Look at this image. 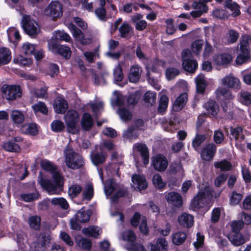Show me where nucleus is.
Wrapping results in <instances>:
<instances>
[{
    "instance_id": "f257e3e1",
    "label": "nucleus",
    "mask_w": 251,
    "mask_h": 251,
    "mask_svg": "<svg viewBox=\"0 0 251 251\" xmlns=\"http://www.w3.org/2000/svg\"><path fill=\"white\" fill-rule=\"evenodd\" d=\"M53 180L41 178L39 182L50 195L59 194L62 191L63 177L60 174L52 176Z\"/></svg>"
},
{
    "instance_id": "f03ea898",
    "label": "nucleus",
    "mask_w": 251,
    "mask_h": 251,
    "mask_svg": "<svg viewBox=\"0 0 251 251\" xmlns=\"http://www.w3.org/2000/svg\"><path fill=\"white\" fill-rule=\"evenodd\" d=\"M213 196L216 197L217 196L210 188L201 189L192 200L191 206L195 209L202 207L211 201Z\"/></svg>"
},
{
    "instance_id": "7ed1b4c3",
    "label": "nucleus",
    "mask_w": 251,
    "mask_h": 251,
    "mask_svg": "<svg viewBox=\"0 0 251 251\" xmlns=\"http://www.w3.org/2000/svg\"><path fill=\"white\" fill-rule=\"evenodd\" d=\"M65 162L67 166L72 169L75 170L82 167L84 164L83 157L78 153L75 152L73 149L67 148L64 151Z\"/></svg>"
},
{
    "instance_id": "20e7f679",
    "label": "nucleus",
    "mask_w": 251,
    "mask_h": 251,
    "mask_svg": "<svg viewBox=\"0 0 251 251\" xmlns=\"http://www.w3.org/2000/svg\"><path fill=\"white\" fill-rule=\"evenodd\" d=\"M64 121L68 132L73 134L78 133L79 115L76 111L69 110L64 116Z\"/></svg>"
},
{
    "instance_id": "39448f33",
    "label": "nucleus",
    "mask_w": 251,
    "mask_h": 251,
    "mask_svg": "<svg viewBox=\"0 0 251 251\" xmlns=\"http://www.w3.org/2000/svg\"><path fill=\"white\" fill-rule=\"evenodd\" d=\"M44 13L46 16L55 20L62 16V5L58 1H51L45 9Z\"/></svg>"
},
{
    "instance_id": "423d86ee",
    "label": "nucleus",
    "mask_w": 251,
    "mask_h": 251,
    "mask_svg": "<svg viewBox=\"0 0 251 251\" xmlns=\"http://www.w3.org/2000/svg\"><path fill=\"white\" fill-rule=\"evenodd\" d=\"M22 27L25 31L30 36L36 35L40 32L38 24L29 16H25L23 17Z\"/></svg>"
},
{
    "instance_id": "0eeeda50",
    "label": "nucleus",
    "mask_w": 251,
    "mask_h": 251,
    "mask_svg": "<svg viewBox=\"0 0 251 251\" xmlns=\"http://www.w3.org/2000/svg\"><path fill=\"white\" fill-rule=\"evenodd\" d=\"M3 97L8 100H13L21 97L22 92L19 86L4 85L2 87Z\"/></svg>"
},
{
    "instance_id": "6e6552de",
    "label": "nucleus",
    "mask_w": 251,
    "mask_h": 251,
    "mask_svg": "<svg viewBox=\"0 0 251 251\" xmlns=\"http://www.w3.org/2000/svg\"><path fill=\"white\" fill-rule=\"evenodd\" d=\"M50 237L47 234H40L36 242L33 244L34 251H45L49 247Z\"/></svg>"
},
{
    "instance_id": "1a4fd4ad",
    "label": "nucleus",
    "mask_w": 251,
    "mask_h": 251,
    "mask_svg": "<svg viewBox=\"0 0 251 251\" xmlns=\"http://www.w3.org/2000/svg\"><path fill=\"white\" fill-rule=\"evenodd\" d=\"M151 165L155 170L163 172L167 169L168 162L164 155L159 154L152 158Z\"/></svg>"
},
{
    "instance_id": "9d476101",
    "label": "nucleus",
    "mask_w": 251,
    "mask_h": 251,
    "mask_svg": "<svg viewBox=\"0 0 251 251\" xmlns=\"http://www.w3.org/2000/svg\"><path fill=\"white\" fill-rule=\"evenodd\" d=\"M49 49L52 52L60 54L66 59H69L71 56L72 51L68 47L51 43Z\"/></svg>"
},
{
    "instance_id": "9b49d317",
    "label": "nucleus",
    "mask_w": 251,
    "mask_h": 251,
    "mask_svg": "<svg viewBox=\"0 0 251 251\" xmlns=\"http://www.w3.org/2000/svg\"><path fill=\"white\" fill-rule=\"evenodd\" d=\"M68 28L71 30L73 37L82 45H87L91 42L90 38H85L81 31L75 25L70 24Z\"/></svg>"
},
{
    "instance_id": "f8f14e48",
    "label": "nucleus",
    "mask_w": 251,
    "mask_h": 251,
    "mask_svg": "<svg viewBox=\"0 0 251 251\" xmlns=\"http://www.w3.org/2000/svg\"><path fill=\"white\" fill-rule=\"evenodd\" d=\"M133 150L139 151L142 158L143 163L146 165L149 163L150 154L149 151L145 144L136 143L133 146Z\"/></svg>"
},
{
    "instance_id": "ddd939ff",
    "label": "nucleus",
    "mask_w": 251,
    "mask_h": 251,
    "mask_svg": "<svg viewBox=\"0 0 251 251\" xmlns=\"http://www.w3.org/2000/svg\"><path fill=\"white\" fill-rule=\"evenodd\" d=\"M142 68L138 65H133L130 67L128 74L129 81L132 83L137 82L142 73Z\"/></svg>"
},
{
    "instance_id": "4468645a",
    "label": "nucleus",
    "mask_w": 251,
    "mask_h": 251,
    "mask_svg": "<svg viewBox=\"0 0 251 251\" xmlns=\"http://www.w3.org/2000/svg\"><path fill=\"white\" fill-rule=\"evenodd\" d=\"M222 84L229 88L239 89L240 86L239 79L232 75H229L222 80Z\"/></svg>"
},
{
    "instance_id": "2eb2a0df",
    "label": "nucleus",
    "mask_w": 251,
    "mask_h": 251,
    "mask_svg": "<svg viewBox=\"0 0 251 251\" xmlns=\"http://www.w3.org/2000/svg\"><path fill=\"white\" fill-rule=\"evenodd\" d=\"M132 182L134 188L141 191L147 188L148 184L145 177L143 176L136 174L132 176Z\"/></svg>"
},
{
    "instance_id": "dca6fc26",
    "label": "nucleus",
    "mask_w": 251,
    "mask_h": 251,
    "mask_svg": "<svg viewBox=\"0 0 251 251\" xmlns=\"http://www.w3.org/2000/svg\"><path fill=\"white\" fill-rule=\"evenodd\" d=\"M177 221L181 226L186 228L192 226L194 222L193 216L186 213H183L179 215Z\"/></svg>"
},
{
    "instance_id": "f3484780",
    "label": "nucleus",
    "mask_w": 251,
    "mask_h": 251,
    "mask_svg": "<svg viewBox=\"0 0 251 251\" xmlns=\"http://www.w3.org/2000/svg\"><path fill=\"white\" fill-rule=\"evenodd\" d=\"M165 198L168 203L176 207H180L182 204V198L181 195L176 192H172L165 196Z\"/></svg>"
},
{
    "instance_id": "a211bd4d",
    "label": "nucleus",
    "mask_w": 251,
    "mask_h": 251,
    "mask_svg": "<svg viewBox=\"0 0 251 251\" xmlns=\"http://www.w3.org/2000/svg\"><path fill=\"white\" fill-rule=\"evenodd\" d=\"M120 36L123 38H128L134 34L133 27L126 22L123 23L119 28Z\"/></svg>"
},
{
    "instance_id": "6ab92c4d",
    "label": "nucleus",
    "mask_w": 251,
    "mask_h": 251,
    "mask_svg": "<svg viewBox=\"0 0 251 251\" xmlns=\"http://www.w3.org/2000/svg\"><path fill=\"white\" fill-rule=\"evenodd\" d=\"M215 151L216 147L213 144H208L202 150L201 157L202 159L209 161L213 158Z\"/></svg>"
},
{
    "instance_id": "aec40b11",
    "label": "nucleus",
    "mask_w": 251,
    "mask_h": 251,
    "mask_svg": "<svg viewBox=\"0 0 251 251\" xmlns=\"http://www.w3.org/2000/svg\"><path fill=\"white\" fill-rule=\"evenodd\" d=\"M94 195V189L91 183L86 184L82 190V200L83 201H90Z\"/></svg>"
},
{
    "instance_id": "412c9836",
    "label": "nucleus",
    "mask_w": 251,
    "mask_h": 251,
    "mask_svg": "<svg viewBox=\"0 0 251 251\" xmlns=\"http://www.w3.org/2000/svg\"><path fill=\"white\" fill-rule=\"evenodd\" d=\"M187 100L188 95L186 93H183L180 94L173 104L174 110L178 111L181 110L185 105Z\"/></svg>"
},
{
    "instance_id": "4be33fe9",
    "label": "nucleus",
    "mask_w": 251,
    "mask_h": 251,
    "mask_svg": "<svg viewBox=\"0 0 251 251\" xmlns=\"http://www.w3.org/2000/svg\"><path fill=\"white\" fill-rule=\"evenodd\" d=\"M81 126L83 130L89 131L90 130L93 125V119L91 115L88 113L83 114L80 121Z\"/></svg>"
},
{
    "instance_id": "5701e85b",
    "label": "nucleus",
    "mask_w": 251,
    "mask_h": 251,
    "mask_svg": "<svg viewBox=\"0 0 251 251\" xmlns=\"http://www.w3.org/2000/svg\"><path fill=\"white\" fill-rule=\"evenodd\" d=\"M239 37V33L234 29H230L223 40L226 44L229 45L236 43Z\"/></svg>"
},
{
    "instance_id": "b1692460",
    "label": "nucleus",
    "mask_w": 251,
    "mask_h": 251,
    "mask_svg": "<svg viewBox=\"0 0 251 251\" xmlns=\"http://www.w3.org/2000/svg\"><path fill=\"white\" fill-rule=\"evenodd\" d=\"M68 108L67 101L64 99L58 97L54 104V110L58 113L62 114L65 112Z\"/></svg>"
},
{
    "instance_id": "393cba45",
    "label": "nucleus",
    "mask_w": 251,
    "mask_h": 251,
    "mask_svg": "<svg viewBox=\"0 0 251 251\" xmlns=\"http://www.w3.org/2000/svg\"><path fill=\"white\" fill-rule=\"evenodd\" d=\"M92 213L91 210L85 211L83 208H82L75 214V220L80 223L87 222L89 221Z\"/></svg>"
},
{
    "instance_id": "a878e982",
    "label": "nucleus",
    "mask_w": 251,
    "mask_h": 251,
    "mask_svg": "<svg viewBox=\"0 0 251 251\" xmlns=\"http://www.w3.org/2000/svg\"><path fill=\"white\" fill-rule=\"evenodd\" d=\"M11 59V52L6 48H0V66L8 64Z\"/></svg>"
},
{
    "instance_id": "bb28decb",
    "label": "nucleus",
    "mask_w": 251,
    "mask_h": 251,
    "mask_svg": "<svg viewBox=\"0 0 251 251\" xmlns=\"http://www.w3.org/2000/svg\"><path fill=\"white\" fill-rule=\"evenodd\" d=\"M225 8H228L231 11H234L231 15L233 17L239 16L240 14L239 6L236 2L232 0H225L223 3Z\"/></svg>"
},
{
    "instance_id": "cd10ccee",
    "label": "nucleus",
    "mask_w": 251,
    "mask_h": 251,
    "mask_svg": "<svg viewBox=\"0 0 251 251\" xmlns=\"http://www.w3.org/2000/svg\"><path fill=\"white\" fill-rule=\"evenodd\" d=\"M119 188V184L113 179L107 180L104 185V193L106 196L111 195Z\"/></svg>"
},
{
    "instance_id": "c85d7f7f",
    "label": "nucleus",
    "mask_w": 251,
    "mask_h": 251,
    "mask_svg": "<svg viewBox=\"0 0 251 251\" xmlns=\"http://www.w3.org/2000/svg\"><path fill=\"white\" fill-rule=\"evenodd\" d=\"M182 66L186 71L194 73L198 68V63L196 60L189 58L183 61Z\"/></svg>"
},
{
    "instance_id": "c756f323",
    "label": "nucleus",
    "mask_w": 251,
    "mask_h": 251,
    "mask_svg": "<svg viewBox=\"0 0 251 251\" xmlns=\"http://www.w3.org/2000/svg\"><path fill=\"white\" fill-rule=\"evenodd\" d=\"M195 81L196 83L198 93L200 94H203L206 86L204 75L202 74H200L195 78Z\"/></svg>"
},
{
    "instance_id": "7c9ffc66",
    "label": "nucleus",
    "mask_w": 251,
    "mask_h": 251,
    "mask_svg": "<svg viewBox=\"0 0 251 251\" xmlns=\"http://www.w3.org/2000/svg\"><path fill=\"white\" fill-rule=\"evenodd\" d=\"M204 107L208 111V113L211 114L213 117H215L219 112V105L216 102L210 100L204 105Z\"/></svg>"
},
{
    "instance_id": "2f4dec72",
    "label": "nucleus",
    "mask_w": 251,
    "mask_h": 251,
    "mask_svg": "<svg viewBox=\"0 0 251 251\" xmlns=\"http://www.w3.org/2000/svg\"><path fill=\"white\" fill-rule=\"evenodd\" d=\"M82 232L87 236L94 238H98L101 232L100 229L96 226H90L87 228H84Z\"/></svg>"
},
{
    "instance_id": "473e14b6",
    "label": "nucleus",
    "mask_w": 251,
    "mask_h": 251,
    "mask_svg": "<svg viewBox=\"0 0 251 251\" xmlns=\"http://www.w3.org/2000/svg\"><path fill=\"white\" fill-rule=\"evenodd\" d=\"M231 243L235 246H239L244 244L245 242V238L241 233H234V234L229 237Z\"/></svg>"
},
{
    "instance_id": "72a5a7b5",
    "label": "nucleus",
    "mask_w": 251,
    "mask_h": 251,
    "mask_svg": "<svg viewBox=\"0 0 251 251\" xmlns=\"http://www.w3.org/2000/svg\"><path fill=\"white\" fill-rule=\"evenodd\" d=\"M41 166L44 170L50 172L52 176L55 174H60L57 170L56 166L49 161L42 160L41 162Z\"/></svg>"
},
{
    "instance_id": "f704fd0d",
    "label": "nucleus",
    "mask_w": 251,
    "mask_h": 251,
    "mask_svg": "<svg viewBox=\"0 0 251 251\" xmlns=\"http://www.w3.org/2000/svg\"><path fill=\"white\" fill-rule=\"evenodd\" d=\"M239 45V50H242L243 52L245 51L250 52L249 46L251 45V37L247 35H243Z\"/></svg>"
},
{
    "instance_id": "c9c22d12",
    "label": "nucleus",
    "mask_w": 251,
    "mask_h": 251,
    "mask_svg": "<svg viewBox=\"0 0 251 251\" xmlns=\"http://www.w3.org/2000/svg\"><path fill=\"white\" fill-rule=\"evenodd\" d=\"M106 158V154H104L101 152L95 153L91 156L92 162L96 166L103 163Z\"/></svg>"
},
{
    "instance_id": "e433bc0d",
    "label": "nucleus",
    "mask_w": 251,
    "mask_h": 251,
    "mask_svg": "<svg viewBox=\"0 0 251 251\" xmlns=\"http://www.w3.org/2000/svg\"><path fill=\"white\" fill-rule=\"evenodd\" d=\"M187 238V235L184 232H177L172 236L173 243L176 245H180L183 243Z\"/></svg>"
},
{
    "instance_id": "4c0bfd02",
    "label": "nucleus",
    "mask_w": 251,
    "mask_h": 251,
    "mask_svg": "<svg viewBox=\"0 0 251 251\" xmlns=\"http://www.w3.org/2000/svg\"><path fill=\"white\" fill-rule=\"evenodd\" d=\"M238 55L235 60L236 64L242 65L246 63L250 58V52L247 51L243 52L242 50H238Z\"/></svg>"
},
{
    "instance_id": "58836bf2",
    "label": "nucleus",
    "mask_w": 251,
    "mask_h": 251,
    "mask_svg": "<svg viewBox=\"0 0 251 251\" xmlns=\"http://www.w3.org/2000/svg\"><path fill=\"white\" fill-rule=\"evenodd\" d=\"M125 100L126 98L123 96L118 92L115 91L111 100V104L113 106H121L124 103Z\"/></svg>"
},
{
    "instance_id": "ea45409f",
    "label": "nucleus",
    "mask_w": 251,
    "mask_h": 251,
    "mask_svg": "<svg viewBox=\"0 0 251 251\" xmlns=\"http://www.w3.org/2000/svg\"><path fill=\"white\" fill-rule=\"evenodd\" d=\"M11 118L14 123L20 124L24 122L25 116L21 111L14 110L11 112Z\"/></svg>"
},
{
    "instance_id": "a19ab883",
    "label": "nucleus",
    "mask_w": 251,
    "mask_h": 251,
    "mask_svg": "<svg viewBox=\"0 0 251 251\" xmlns=\"http://www.w3.org/2000/svg\"><path fill=\"white\" fill-rule=\"evenodd\" d=\"M50 202L51 204L54 205H58L63 209H67L69 208V204L67 201L63 198H54Z\"/></svg>"
},
{
    "instance_id": "79ce46f5",
    "label": "nucleus",
    "mask_w": 251,
    "mask_h": 251,
    "mask_svg": "<svg viewBox=\"0 0 251 251\" xmlns=\"http://www.w3.org/2000/svg\"><path fill=\"white\" fill-rule=\"evenodd\" d=\"M122 239L124 241L132 244L135 242L136 236L135 233L131 230H127L125 231L122 235Z\"/></svg>"
},
{
    "instance_id": "37998d69",
    "label": "nucleus",
    "mask_w": 251,
    "mask_h": 251,
    "mask_svg": "<svg viewBox=\"0 0 251 251\" xmlns=\"http://www.w3.org/2000/svg\"><path fill=\"white\" fill-rule=\"evenodd\" d=\"M76 243L78 246L83 250H89L92 246L91 242L89 240L84 238L76 239Z\"/></svg>"
},
{
    "instance_id": "c03bdc74",
    "label": "nucleus",
    "mask_w": 251,
    "mask_h": 251,
    "mask_svg": "<svg viewBox=\"0 0 251 251\" xmlns=\"http://www.w3.org/2000/svg\"><path fill=\"white\" fill-rule=\"evenodd\" d=\"M233 98V96L228 89H221V100L226 103L230 102Z\"/></svg>"
},
{
    "instance_id": "a18cd8bd",
    "label": "nucleus",
    "mask_w": 251,
    "mask_h": 251,
    "mask_svg": "<svg viewBox=\"0 0 251 251\" xmlns=\"http://www.w3.org/2000/svg\"><path fill=\"white\" fill-rule=\"evenodd\" d=\"M35 113L38 112L43 114L47 115L48 112V109L47 105L43 102H38L32 106Z\"/></svg>"
},
{
    "instance_id": "49530a36",
    "label": "nucleus",
    "mask_w": 251,
    "mask_h": 251,
    "mask_svg": "<svg viewBox=\"0 0 251 251\" xmlns=\"http://www.w3.org/2000/svg\"><path fill=\"white\" fill-rule=\"evenodd\" d=\"M114 80L115 82L122 81L124 78L122 68L119 64L115 68L113 71Z\"/></svg>"
},
{
    "instance_id": "de8ad7c7",
    "label": "nucleus",
    "mask_w": 251,
    "mask_h": 251,
    "mask_svg": "<svg viewBox=\"0 0 251 251\" xmlns=\"http://www.w3.org/2000/svg\"><path fill=\"white\" fill-rule=\"evenodd\" d=\"M41 218L38 216H31L28 220L30 227L35 230H38L40 226Z\"/></svg>"
},
{
    "instance_id": "09e8293b",
    "label": "nucleus",
    "mask_w": 251,
    "mask_h": 251,
    "mask_svg": "<svg viewBox=\"0 0 251 251\" xmlns=\"http://www.w3.org/2000/svg\"><path fill=\"white\" fill-rule=\"evenodd\" d=\"M244 222L241 220H234L231 222L230 227L233 233H240V231L244 227Z\"/></svg>"
},
{
    "instance_id": "8fccbe9b",
    "label": "nucleus",
    "mask_w": 251,
    "mask_h": 251,
    "mask_svg": "<svg viewBox=\"0 0 251 251\" xmlns=\"http://www.w3.org/2000/svg\"><path fill=\"white\" fill-rule=\"evenodd\" d=\"M36 49V46L34 44L29 43H25L22 46V52L26 55L33 54Z\"/></svg>"
},
{
    "instance_id": "3c124183",
    "label": "nucleus",
    "mask_w": 251,
    "mask_h": 251,
    "mask_svg": "<svg viewBox=\"0 0 251 251\" xmlns=\"http://www.w3.org/2000/svg\"><path fill=\"white\" fill-rule=\"evenodd\" d=\"M3 149L8 151L19 152L21 148L19 145L8 141L3 145Z\"/></svg>"
},
{
    "instance_id": "603ef678",
    "label": "nucleus",
    "mask_w": 251,
    "mask_h": 251,
    "mask_svg": "<svg viewBox=\"0 0 251 251\" xmlns=\"http://www.w3.org/2000/svg\"><path fill=\"white\" fill-rule=\"evenodd\" d=\"M82 187L77 184H74L70 187L68 190L69 195L72 197H75L82 192Z\"/></svg>"
},
{
    "instance_id": "864d4df0",
    "label": "nucleus",
    "mask_w": 251,
    "mask_h": 251,
    "mask_svg": "<svg viewBox=\"0 0 251 251\" xmlns=\"http://www.w3.org/2000/svg\"><path fill=\"white\" fill-rule=\"evenodd\" d=\"M118 112L123 121H128L132 119V116L131 113L126 108L119 109Z\"/></svg>"
},
{
    "instance_id": "5fc2aeb1",
    "label": "nucleus",
    "mask_w": 251,
    "mask_h": 251,
    "mask_svg": "<svg viewBox=\"0 0 251 251\" xmlns=\"http://www.w3.org/2000/svg\"><path fill=\"white\" fill-rule=\"evenodd\" d=\"M243 198L242 194L233 191L230 196V203L232 205H236L240 202Z\"/></svg>"
},
{
    "instance_id": "6e6d98bb",
    "label": "nucleus",
    "mask_w": 251,
    "mask_h": 251,
    "mask_svg": "<svg viewBox=\"0 0 251 251\" xmlns=\"http://www.w3.org/2000/svg\"><path fill=\"white\" fill-rule=\"evenodd\" d=\"M168 101L169 99L166 95H163L161 96L159 101V105L158 108V111L159 112H163L166 109L168 106Z\"/></svg>"
},
{
    "instance_id": "4d7b16f0",
    "label": "nucleus",
    "mask_w": 251,
    "mask_h": 251,
    "mask_svg": "<svg viewBox=\"0 0 251 251\" xmlns=\"http://www.w3.org/2000/svg\"><path fill=\"white\" fill-rule=\"evenodd\" d=\"M51 127L53 131L61 132L65 128V125L62 121L56 120L52 122Z\"/></svg>"
},
{
    "instance_id": "13d9d810",
    "label": "nucleus",
    "mask_w": 251,
    "mask_h": 251,
    "mask_svg": "<svg viewBox=\"0 0 251 251\" xmlns=\"http://www.w3.org/2000/svg\"><path fill=\"white\" fill-rule=\"evenodd\" d=\"M144 100L149 104L152 105L156 101V94L154 92L148 91L144 95Z\"/></svg>"
},
{
    "instance_id": "bf43d9fd",
    "label": "nucleus",
    "mask_w": 251,
    "mask_h": 251,
    "mask_svg": "<svg viewBox=\"0 0 251 251\" xmlns=\"http://www.w3.org/2000/svg\"><path fill=\"white\" fill-rule=\"evenodd\" d=\"M15 63L19 64L24 66H27L30 65L32 62L30 58H25L22 56H17L14 59Z\"/></svg>"
},
{
    "instance_id": "052dcab7",
    "label": "nucleus",
    "mask_w": 251,
    "mask_h": 251,
    "mask_svg": "<svg viewBox=\"0 0 251 251\" xmlns=\"http://www.w3.org/2000/svg\"><path fill=\"white\" fill-rule=\"evenodd\" d=\"M179 74V71L175 68H169L166 70V76L169 80L173 79Z\"/></svg>"
},
{
    "instance_id": "680f3d73",
    "label": "nucleus",
    "mask_w": 251,
    "mask_h": 251,
    "mask_svg": "<svg viewBox=\"0 0 251 251\" xmlns=\"http://www.w3.org/2000/svg\"><path fill=\"white\" fill-rule=\"evenodd\" d=\"M233 57L230 53H223L221 54V65L226 66L230 64Z\"/></svg>"
},
{
    "instance_id": "e2e57ef3",
    "label": "nucleus",
    "mask_w": 251,
    "mask_h": 251,
    "mask_svg": "<svg viewBox=\"0 0 251 251\" xmlns=\"http://www.w3.org/2000/svg\"><path fill=\"white\" fill-rule=\"evenodd\" d=\"M95 13L99 20L105 21L107 20L106 10L103 7L100 6L95 9Z\"/></svg>"
},
{
    "instance_id": "0e129e2a",
    "label": "nucleus",
    "mask_w": 251,
    "mask_h": 251,
    "mask_svg": "<svg viewBox=\"0 0 251 251\" xmlns=\"http://www.w3.org/2000/svg\"><path fill=\"white\" fill-rule=\"evenodd\" d=\"M152 182L154 186L159 189L163 188L165 186V183L163 181L162 177L159 174L153 176Z\"/></svg>"
},
{
    "instance_id": "69168bd1",
    "label": "nucleus",
    "mask_w": 251,
    "mask_h": 251,
    "mask_svg": "<svg viewBox=\"0 0 251 251\" xmlns=\"http://www.w3.org/2000/svg\"><path fill=\"white\" fill-rule=\"evenodd\" d=\"M205 140V136L204 135H197L192 142V145L195 150H198L201 144Z\"/></svg>"
},
{
    "instance_id": "338daca9",
    "label": "nucleus",
    "mask_w": 251,
    "mask_h": 251,
    "mask_svg": "<svg viewBox=\"0 0 251 251\" xmlns=\"http://www.w3.org/2000/svg\"><path fill=\"white\" fill-rule=\"evenodd\" d=\"M38 194L36 192L21 195V199L26 202H31L34 201L38 198Z\"/></svg>"
},
{
    "instance_id": "774afa93",
    "label": "nucleus",
    "mask_w": 251,
    "mask_h": 251,
    "mask_svg": "<svg viewBox=\"0 0 251 251\" xmlns=\"http://www.w3.org/2000/svg\"><path fill=\"white\" fill-rule=\"evenodd\" d=\"M241 101L242 103L246 105L251 103V94L248 92L241 93Z\"/></svg>"
}]
</instances>
